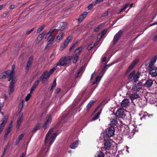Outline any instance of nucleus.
Segmentation results:
<instances>
[{
  "mask_svg": "<svg viewBox=\"0 0 157 157\" xmlns=\"http://www.w3.org/2000/svg\"><path fill=\"white\" fill-rule=\"evenodd\" d=\"M53 128L50 129L46 134L44 140L45 144L46 146L49 145L48 147H47V148H48L46 151H48L49 147L53 142L54 139L57 135V133L56 132L52 133L53 132Z\"/></svg>",
  "mask_w": 157,
  "mask_h": 157,
  "instance_id": "1",
  "label": "nucleus"
},
{
  "mask_svg": "<svg viewBox=\"0 0 157 157\" xmlns=\"http://www.w3.org/2000/svg\"><path fill=\"white\" fill-rule=\"evenodd\" d=\"M15 65H13L12 67V70H8L3 73L2 78H9L8 81L10 80L13 78L14 73Z\"/></svg>",
  "mask_w": 157,
  "mask_h": 157,
  "instance_id": "2",
  "label": "nucleus"
},
{
  "mask_svg": "<svg viewBox=\"0 0 157 157\" xmlns=\"http://www.w3.org/2000/svg\"><path fill=\"white\" fill-rule=\"evenodd\" d=\"M70 61V59H69L68 56L67 57H62L59 60L57 63L56 64L55 67L63 66L68 63Z\"/></svg>",
  "mask_w": 157,
  "mask_h": 157,
  "instance_id": "3",
  "label": "nucleus"
},
{
  "mask_svg": "<svg viewBox=\"0 0 157 157\" xmlns=\"http://www.w3.org/2000/svg\"><path fill=\"white\" fill-rule=\"evenodd\" d=\"M140 72L139 71L135 74V71H133L128 76V79L129 80L132 79L134 82H138V79L140 77Z\"/></svg>",
  "mask_w": 157,
  "mask_h": 157,
  "instance_id": "4",
  "label": "nucleus"
},
{
  "mask_svg": "<svg viewBox=\"0 0 157 157\" xmlns=\"http://www.w3.org/2000/svg\"><path fill=\"white\" fill-rule=\"evenodd\" d=\"M143 84L140 81L135 82L133 83L132 89L134 91H139L142 89Z\"/></svg>",
  "mask_w": 157,
  "mask_h": 157,
  "instance_id": "5",
  "label": "nucleus"
},
{
  "mask_svg": "<svg viewBox=\"0 0 157 157\" xmlns=\"http://www.w3.org/2000/svg\"><path fill=\"white\" fill-rule=\"evenodd\" d=\"M149 67V73L152 77L157 76V67L152 66Z\"/></svg>",
  "mask_w": 157,
  "mask_h": 157,
  "instance_id": "6",
  "label": "nucleus"
},
{
  "mask_svg": "<svg viewBox=\"0 0 157 157\" xmlns=\"http://www.w3.org/2000/svg\"><path fill=\"white\" fill-rule=\"evenodd\" d=\"M71 39V37L70 36H69L65 40L63 44L60 45L59 48V50L60 51H62L66 47L68 44Z\"/></svg>",
  "mask_w": 157,
  "mask_h": 157,
  "instance_id": "7",
  "label": "nucleus"
},
{
  "mask_svg": "<svg viewBox=\"0 0 157 157\" xmlns=\"http://www.w3.org/2000/svg\"><path fill=\"white\" fill-rule=\"evenodd\" d=\"M50 76V74L47 71L44 72L42 76L39 78L40 79H41V81L44 83V82L47 80Z\"/></svg>",
  "mask_w": 157,
  "mask_h": 157,
  "instance_id": "8",
  "label": "nucleus"
},
{
  "mask_svg": "<svg viewBox=\"0 0 157 157\" xmlns=\"http://www.w3.org/2000/svg\"><path fill=\"white\" fill-rule=\"evenodd\" d=\"M114 128L113 127H109L106 131V135L109 137H112L114 135Z\"/></svg>",
  "mask_w": 157,
  "mask_h": 157,
  "instance_id": "9",
  "label": "nucleus"
},
{
  "mask_svg": "<svg viewBox=\"0 0 157 157\" xmlns=\"http://www.w3.org/2000/svg\"><path fill=\"white\" fill-rule=\"evenodd\" d=\"M8 117L5 116L1 121L0 124V134L2 132L4 128L5 125L7 122Z\"/></svg>",
  "mask_w": 157,
  "mask_h": 157,
  "instance_id": "10",
  "label": "nucleus"
},
{
  "mask_svg": "<svg viewBox=\"0 0 157 157\" xmlns=\"http://www.w3.org/2000/svg\"><path fill=\"white\" fill-rule=\"evenodd\" d=\"M138 60L137 59H136L133 61L132 63L128 67L126 71V74L128 73L134 68V66L138 62Z\"/></svg>",
  "mask_w": 157,
  "mask_h": 157,
  "instance_id": "11",
  "label": "nucleus"
},
{
  "mask_svg": "<svg viewBox=\"0 0 157 157\" xmlns=\"http://www.w3.org/2000/svg\"><path fill=\"white\" fill-rule=\"evenodd\" d=\"M122 33V31L120 30L115 35L113 39V42L114 44H115L118 41Z\"/></svg>",
  "mask_w": 157,
  "mask_h": 157,
  "instance_id": "12",
  "label": "nucleus"
},
{
  "mask_svg": "<svg viewBox=\"0 0 157 157\" xmlns=\"http://www.w3.org/2000/svg\"><path fill=\"white\" fill-rule=\"evenodd\" d=\"M111 123L110 125L111 126L115 125L117 124V119L116 116L113 114L111 115V117L110 118Z\"/></svg>",
  "mask_w": 157,
  "mask_h": 157,
  "instance_id": "13",
  "label": "nucleus"
},
{
  "mask_svg": "<svg viewBox=\"0 0 157 157\" xmlns=\"http://www.w3.org/2000/svg\"><path fill=\"white\" fill-rule=\"evenodd\" d=\"M52 121V117L50 115H48L46 117V121L44 124V127L46 128L50 124Z\"/></svg>",
  "mask_w": 157,
  "mask_h": 157,
  "instance_id": "14",
  "label": "nucleus"
},
{
  "mask_svg": "<svg viewBox=\"0 0 157 157\" xmlns=\"http://www.w3.org/2000/svg\"><path fill=\"white\" fill-rule=\"evenodd\" d=\"M157 60V55L153 56L151 59L148 64L149 67L154 66L155 63Z\"/></svg>",
  "mask_w": 157,
  "mask_h": 157,
  "instance_id": "15",
  "label": "nucleus"
},
{
  "mask_svg": "<svg viewBox=\"0 0 157 157\" xmlns=\"http://www.w3.org/2000/svg\"><path fill=\"white\" fill-rule=\"evenodd\" d=\"M153 81L151 79H148L146 80L144 85L147 88H149L152 86L153 84Z\"/></svg>",
  "mask_w": 157,
  "mask_h": 157,
  "instance_id": "16",
  "label": "nucleus"
},
{
  "mask_svg": "<svg viewBox=\"0 0 157 157\" xmlns=\"http://www.w3.org/2000/svg\"><path fill=\"white\" fill-rule=\"evenodd\" d=\"M87 14V12H83L79 16V18L77 19V20L79 23H80L85 18Z\"/></svg>",
  "mask_w": 157,
  "mask_h": 157,
  "instance_id": "17",
  "label": "nucleus"
},
{
  "mask_svg": "<svg viewBox=\"0 0 157 157\" xmlns=\"http://www.w3.org/2000/svg\"><path fill=\"white\" fill-rule=\"evenodd\" d=\"M129 105V100L127 99H124L121 103V106L122 107L127 108Z\"/></svg>",
  "mask_w": 157,
  "mask_h": 157,
  "instance_id": "18",
  "label": "nucleus"
},
{
  "mask_svg": "<svg viewBox=\"0 0 157 157\" xmlns=\"http://www.w3.org/2000/svg\"><path fill=\"white\" fill-rule=\"evenodd\" d=\"M124 113L123 110L121 108H120L117 111L116 115L119 118H122L124 116Z\"/></svg>",
  "mask_w": 157,
  "mask_h": 157,
  "instance_id": "19",
  "label": "nucleus"
},
{
  "mask_svg": "<svg viewBox=\"0 0 157 157\" xmlns=\"http://www.w3.org/2000/svg\"><path fill=\"white\" fill-rule=\"evenodd\" d=\"M112 141L109 140H107L104 144V147L106 149L109 150L110 149L112 145Z\"/></svg>",
  "mask_w": 157,
  "mask_h": 157,
  "instance_id": "20",
  "label": "nucleus"
},
{
  "mask_svg": "<svg viewBox=\"0 0 157 157\" xmlns=\"http://www.w3.org/2000/svg\"><path fill=\"white\" fill-rule=\"evenodd\" d=\"M55 29H51L47 33H46V36L45 37V39L47 40H48L49 39V38L51 37L54 34H55L54 33V32L55 30Z\"/></svg>",
  "mask_w": 157,
  "mask_h": 157,
  "instance_id": "21",
  "label": "nucleus"
},
{
  "mask_svg": "<svg viewBox=\"0 0 157 157\" xmlns=\"http://www.w3.org/2000/svg\"><path fill=\"white\" fill-rule=\"evenodd\" d=\"M33 57L32 56H30L28 59L26 67L25 69L26 71H28L29 70V67L31 66L32 62L33 61Z\"/></svg>",
  "mask_w": 157,
  "mask_h": 157,
  "instance_id": "22",
  "label": "nucleus"
},
{
  "mask_svg": "<svg viewBox=\"0 0 157 157\" xmlns=\"http://www.w3.org/2000/svg\"><path fill=\"white\" fill-rule=\"evenodd\" d=\"M64 35V33H61L59 34L56 37V41L57 43L59 42L63 39V36Z\"/></svg>",
  "mask_w": 157,
  "mask_h": 157,
  "instance_id": "23",
  "label": "nucleus"
},
{
  "mask_svg": "<svg viewBox=\"0 0 157 157\" xmlns=\"http://www.w3.org/2000/svg\"><path fill=\"white\" fill-rule=\"evenodd\" d=\"M68 57L69 59H70V61L72 59L73 60L72 62L74 63L76 62L77 60L78 59V56L75 54L71 56H68Z\"/></svg>",
  "mask_w": 157,
  "mask_h": 157,
  "instance_id": "24",
  "label": "nucleus"
},
{
  "mask_svg": "<svg viewBox=\"0 0 157 157\" xmlns=\"http://www.w3.org/2000/svg\"><path fill=\"white\" fill-rule=\"evenodd\" d=\"M138 94L136 92H134L131 94L130 95V98L132 100H134L139 97Z\"/></svg>",
  "mask_w": 157,
  "mask_h": 157,
  "instance_id": "25",
  "label": "nucleus"
},
{
  "mask_svg": "<svg viewBox=\"0 0 157 157\" xmlns=\"http://www.w3.org/2000/svg\"><path fill=\"white\" fill-rule=\"evenodd\" d=\"M83 48L84 47L82 46L77 48L74 51L75 54L78 56L79 55Z\"/></svg>",
  "mask_w": 157,
  "mask_h": 157,
  "instance_id": "26",
  "label": "nucleus"
},
{
  "mask_svg": "<svg viewBox=\"0 0 157 157\" xmlns=\"http://www.w3.org/2000/svg\"><path fill=\"white\" fill-rule=\"evenodd\" d=\"M45 34L46 33L45 32H43L38 36L37 40L38 41V43L42 40Z\"/></svg>",
  "mask_w": 157,
  "mask_h": 157,
  "instance_id": "27",
  "label": "nucleus"
},
{
  "mask_svg": "<svg viewBox=\"0 0 157 157\" xmlns=\"http://www.w3.org/2000/svg\"><path fill=\"white\" fill-rule=\"evenodd\" d=\"M67 23L66 22H62L60 23L59 27V29L62 31L67 26Z\"/></svg>",
  "mask_w": 157,
  "mask_h": 157,
  "instance_id": "28",
  "label": "nucleus"
},
{
  "mask_svg": "<svg viewBox=\"0 0 157 157\" xmlns=\"http://www.w3.org/2000/svg\"><path fill=\"white\" fill-rule=\"evenodd\" d=\"M95 102V101L91 100L88 103L86 106V109L87 111H88L93 105V104Z\"/></svg>",
  "mask_w": 157,
  "mask_h": 157,
  "instance_id": "29",
  "label": "nucleus"
},
{
  "mask_svg": "<svg viewBox=\"0 0 157 157\" xmlns=\"http://www.w3.org/2000/svg\"><path fill=\"white\" fill-rule=\"evenodd\" d=\"M23 120L22 116H19L17 119V128H18L20 125V124L21 122Z\"/></svg>",
  "mask_w": 157,
  "mask_h": 157,
  "instance_id": "30",
  "label": "nucleus"
},
{
  "mask_svg": "<svg viewBox=\"0 0 157 157\" xmlns=\"http://www.w3.org/2000/svg\"><path fill=\"white\" fill-rule=\"evenodd\" d=\"M105 154L104 153L101 151H99L98 152L95 154V157H104Z\"/></svg>",
  "mask_w": 157,
  "mask_h": 157,
  "instance_id": "31",
  "label": "nucleus"
},
{
  "mask_svg": "<svg viewBox=\"0 0 157 157\" xmlns=\"http://www.w3.org/2000/svg\"><path fill=\"white\" fill-rule=\"evenodd\" d=\"M78 144V141L77 140L73 142L70 145V147L71 149H75Z\"/></svg>",
  "mask_w": 157,
  "mask_h": 157,
  "instance_id": "32",
  "label": "nucleus"
},
{
  "mask_svg": "<svg viewBox=\"0 0 157 157\" xmlns=\"http://www.w3.org/2000/svg\"><path fill=\"white\" fill-rule=\"evenodd\" d=\"M107 30H104L103 31H101L98 35L97 36V38L99 39V40L106 33V32Z\"/></svg>",
  "mask_w": 157,
  "mask_h": 157,
  "instance_id": "33",
  "label": "nucleus"
},
{
  "mask_svg": "<svg viewBox=\"0 0 157 157\" xmlns=\"http://www.w3.org/2000/svg\"><path fill=\"white\" fill-rule=\"evenodd\" d=\"M16 81L15 79H13L10 83L9 88H14Z\"/></svg>",
  "mask_w": 157,
  "mask_h": 157,
  "instance_id": "34",
  "label": "nucleus"
},
{
  "mask_svg": "<svg viewBox=\"0 0 157 157\" xmlns=\"http://www.w3.org/2000/svg\"><path fill=\"white\" fill-rule=\"evenodd\" d=\"M24 135V134H21L18 136V139L16 140L15 144L16 145L22 139Z\"/></svg>",
  "mask_w": 157,
  "mask_h": 157,
  "instance_id": "35",
  "label": "nucleus"
},
{
  "mask_svg": "<svg viewBox=\"0 0 157 157\" xmlns=\"http://www.w3.org/2000/svg\"><path fill=\"white\" fill-rule=\"evenodd\" d=\"M101 113V112H98L93 117L92 121H95L98 119L99 117L100 114Z\"/></svg>",
  "mask_w": 157,
  "mask_h": 157,
  "instance_id": "36",
  "label": "nucleus"
},
{
  "mask_svg": "<svg viewBox=\"0 0 157 157\" xmlns=\"http://www.w3.org/2000/svg\"><path fill=\"white\" fill-rule=\"evenodd\" d=\"M11 131V128H8L5 134L4 137L5 138H7L8 135Z\"/></svg>",
  "mask_w": 157,
  "mask_h": 157,
  "instance_id": "37",
  "label": "nucleus"
},
{
  "mask_svg": "<svg viewBox=\"0 0 157 157\" xmlns=\"http://www.w3.org/2000/svg\"><path fill=\"white\" fill-rule=\"evenodd\" d=\"M56 36V34H54V35H53L51 37L49 38V39L48 40V42H50L52 43H53V42H54V39H55V37Z\"/></svg>",
  "mask_w": 157,
  "mask_h": 157,
  "instance_id": "38",
  "label": "nucleus"
},
{
  "mask_svg": "<svg viewBox=\"0 0 157 157\" xmlns=\"http://www.w3.org/2000/svg\"><path fill=\"white\" fill-rule=\"evenodd\" d=\"M52 43H50V42H48V43L47 45V46L45 48V49H49L51 48L52 47Z\"/></svg>",
  "mask_w": 157,
  "mask_h": 157,
  "instance_id": "39",
  "label": "nucleus"
},
{
  "mask_svg": "<svg viewBox=\"0 0 157 157\" xmlns=\"http://www.w3.org/2000/svg\"><path fill=\"white\" fill-rule=\"evenodd\" d=\"M23 106V100H22L21 102L19 103L18 107L19 109H20L21 111L22 109Z\"/></svg>",
  "mask_w": 157,
  "mask_h": 157,
  "instance_id": "40",
  "label": "nucleus"
},
{
  "mask_svg": "<svg viewBox=\"0 0 157 157\" xmlns=\"http://www.w3.org/2000/svg\"><path fill=\"white\" fill-rule=\"evenodd\" d=\"M40 127V124H37L36 125L32 131L33 132H35L36 130L39 129Z\"/></svg>",
  "mask_w": 157,
  "mask_h": 157,
  "instance_id": "41",
  "label": "nucleus"
},
{
  "mask_svg": "<svg viewBox=\"0 0 157 157\" xmlns=\"http://www.w3.org/2000/svg\"><path fill=\"white\" fill-rule=\"evenodd\" d=\"M100 77L99 76H98L96 78L95 80L92 82V84H94L98 81H99L100 80Z\"/></svg>",
  "mask_w": 157,
  "mask_h": 157,
  "instance_id": "42",
  "label": "nucleus"
},
{
  "mask_svg": "<svg viewBox=\"0 0 157 157\" xmlns=\"http://www.w3.org/2000/svg\"><path fill=\"white\" fill-rule=\"evenodd\" d=\"M94 44L93 43H91L88 47L87 49L88 50H90L92 49L94 46Z\"/></svg>",
  "mask_w": 157,
  "mask_h": 157,
  "instance_id": "43",
  "label": "nucleus"
},
{
  "mask_svg": "<svg viewBox=\"0 0 157 157\" xmlns=\"http://www.w3.org/2000/svg\"><path fill=\"white\" fill-rule=\"evenodd\" d=\"M83 70V67H82L78 71L77 73L75 75V76L76 77H78L79 75H80V73Z\"/></svg>",
  "mask_w": 157,
  "mask_h": 157,
  "instance_id": "44",
  "label": "nucleus"
},
{
  "mask_svg": "<svg viewBox=\"0 0 157 157\" xmlns=\"http://www.w3.org/2000/svg\"><path fill=\"white\" fill-rule=\"evenodd\" d=\"M56 79H55L52 84V85L51 86V90H52L56 86Z\"/></svg>",
  "mask_w": 157,
  "mask_h": 157,
  "instance_id": "45",
  "label": "nucleus"
},
{
  "mask_svg": "<svg viewBox=\"0 0 157 157\" xmlns=\"http://www.w3.org/2000/svg\"><path fill=\"white\" fill-rule=\"evenodd\" d=\"M129 5V4H125L122 8L120 10L119 13H120L123 10H124L126 9V8H127L128 6Z\"/></svg>",
  "mask_w": 157,
  "mask_h": 157,
  "instance_id": "46",
  "label": "nucleus"
},
{
  "mask_svg": "<svg viewBox=\"0 0 157 157\" xmlns=\"http://www.w3.org/2000/svg\"><path fill=\"white\" fill-rule=\"evenodd\" d=\"M44 26L42 25L39 27L37 29V33H39L42 31L44 29Z\"/></svg>",
  "mask_w": 157,
  "mask_h": 157,
  "instance_id": "47",
  "label": "nucleus"
},
{
  "mask_svg": "<svg viewBox=\"0 0 157 157\" xmlns=\"http://www.w3.org/2000/svg\"><path fill=\"white\" fill-rule=\"evenodd\" d=\"M31 97V93H30V94H29L27 95L26 96V98H25V101H28V100H29V99Z\"/></svg>",
  "mask_w": 157,
  "mask_h": 157,
  "instance_id": "48",
  "label": "nucleus"
},
{
  "mask_svg": "<svg viewBox=\"0 0 157 157\" xmlns=\"http://www.w3.org/2000/svg\"><path fill=\"white\" fill-rule=\"evenodd\" d=\"M40 81V78H38L36 80L35 82L33 85L37 86L38 85L39 83V82Z\"/></svg>",
  "mask_w": 157,
  "mask_h": 157,
  "instance_id": "49",
  "label": "nucleus"
},
{
  "mask_svg": "<svg viewBox=\"0 0 157 157\" xmlns=\"http://www.w3.org/2000/svg\"><path fill=\"white\" fill-rule=\"evenodd\" d=\"M36 86L33 85V86L31 87L30 90V93L31 94L33 91L34 90V89L36 87Z\"/></svg>",
  "mask_w": 157,
  "mask_h": 157,
  "instance_id": "50",
  "label": "nucleus"
},
{
  "mask_svg": "<svg viewBox=\"0 0 157 157\" xmlns=\"http://www.w3.org/2000/svg\"><path fill=\"white\" fill-rule=\"evenodd\" d=\"M76 47V44H74L70 48L69 50L71 51V50H73Z\"/></svg>",
  "mask_w": 157,
  "mask_h": 157,
  "instance_id": "51",
  "label": "nucleus"
},
{
  "mask_svg": "<svg viewBox=\"0 0 157 157\" xmlns=\"http://www.w3.org/2000/svg\"><path fill=\"white\" fill-rule=\"evenodd\" d=\"M9 94H12L14 91V88H9Z\"/></svg>",
  "mask_w": 157,
  "mask_h": 157,
  "instance_id": "52",
  "label": "nucleus"
},
{
  "mask_svg": "<svg viewBox=\"0 0 157 157\" xmlns=\"http://www.w3.org/2000/svg\"><path fill=\"white\" fill-rule=\"evenodd\" d=\"M149 99H150V102L151 103H154L155 101V99L152 98L151 96L150 97Z\"/></svg>",
  "mask_w": 157,
  "mask_h": 157,
  "instance_id": "53",
  "label": "nucleus"
},
{
  "mask_svg": "<svg viewBox=\"0 0 157 157\" xmlns=\"http://www.w3.org/2000/svg\"><path fill=\"white\" fill-rule=\"evenodd\" d=\"M101 27L100 26L97 27L95 29H94V31L95 32H98L100 29Z\"/></svg>",
  "mask_w": 157,
  "mask_h": 157,
  "instance_id": "54",
  "label": "nucleus"
},
{
  "mask_svg": "<svg viewBox=\"0 0 157 157\" xmlns=\"http://www.w3.org/2000/svg\"><path fill=\"white\" fill-rule=\"evenodd\" d=\"M152 40L154 41H157V34L153 36Z\"/></svg>",
  "mask_w": 157,
  "mask_h": 157,
  "instance_id": "55",
  "label": "nucleus"
},
{
  "mask_svg": "<svg viewBox=\"0 0 157 157\" xmlns=\"http://www.w3.org/2000/svg\"><path fill=\"white\" fill-rule=\"evenodd\" d=\"M55 67H53V68H52V69H51L50 70L49 72H48V73H49V74H50V75L52 74V73L53 72L54 70H55Z\"/></svg>",
  "mask_w": 157,
  "mask_h": 157,
  "instance_id": "56",
  "label": "nucleus"
},
{
  "mask_svg": "<svg viewBox=\"0 0 157 157\" xmlns=\"http://www.w3.org/2000/svg\"><path fill=\"white\" fill-rule=\"evenodd\" d=\"M88 9L89 10H91L93 8V6L92 4H90L89 5L88 7Z\"/></svg>",
  "mask_w": 157,
  "mask_h": 157,
  "instance_id": "57",
  "label": "nucleus"
},
{
  "mask_svg": "<svg viewBox=\"0 0 157 157\" xmlns=\"http://www.w3.org/2000/svg\"><path fill=\"white\" fill-rule=\"evenodd\" d=\"M60 91V90L59 88H57L56 90L55 93L57 94L59 93Z\"/></svg>",
  "mask_w": 157,
  "mask_h": 157,
  "instance_id": "58",
  "label": "nucleus"
},
{
  "mask_svg": "<svg viewBox=\"0 0 157 157\" xmlns=\"http://www.w3.org/2000/svg\"><path fill=\"white\" fill-rule=\"evenodd\" d=\"M33 29H34L33 28L30 30H29V31H27L26 32V34L27 35L29 34L33 30Z\"/></svg>",
  "mask_w": 157,
  "mask_h": 157,
  "instance_id": "59",
  "label": "nucleus"
},
{
  "mask_svg": "<svg viewBox=\"0 0 157 157\" xmlns=\"http://www.w3.org/2000/svg\"><path fill=\"white\" fill-rule=\"evenodd\" d=\"M108 14V12L107 11H106V12H105L102 15V17H105Z\"/></svg>",
  "mask_w": 157,
  "mask_h": 157,
  "instance_id": "60",
  "label": "nucleus"
},
{
  "mask_svg": "<svg viewBox=\"0 0 157 157\" xmlns=\"http://www.w3.org/2000/svg\"><path fill=\"white\" fill-rule=\"evenodd\" d=\"M20 157H25V154L24 153H22L20 155Z\"/></svg>",
  "mask_w": 157,
  "mask_h": 157,
  "instance_id": "61",
  "label": "nucleus"
},
{
  "mask_svg": "<svg viewBox=\"0 0 157 157\" xmlns=\"http://www.w3.org/2000/svg\"><path fill=\"white\" fill-rule=\"evenodd\" d=\"M106 60V57H104L102 59V62H104Z\"/></svg>",
  "mask_w": 157,
  "mask_h": 157,
  "instance_id": "62",
  "label": "nucleus"
},
{
  "mask_svg": "<svg viewBox=\"0 0 157 157\" xmlns=\"http://www.w3.org/2000/svg\"><path fill=\"white\" fill-rule=\"evenodd\" d=\"M12 125V122L11 121L9 124V126L8 128H11Z\"/></svg>",
  "mask_w": 157,
  "mask_h": 157,
  "instance_id": "63",
  "label": "nucleus"
},
{
  "mask_svg": "<svg viewBox=\"0 0 157 157\" xmlns=\"http://www.w3.org/2000/svg\"><path fill=\"white\" fill-rule=\"evenodd\" d=\"M94 72L91 75V78H90V80H92V78H93V76H94Z\"/></svg>",
  "mask_w": 157,
  "mask_h": 157,
  "instance_id": "64",
  "label": "nucleus"
}]
</instances>
